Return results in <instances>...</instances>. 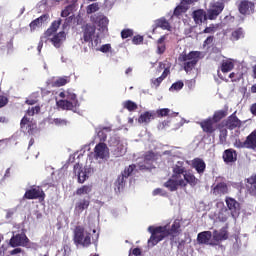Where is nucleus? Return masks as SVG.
I'll return each instance as SVG.
<instances>
[{
  "mask_svg": "<svg viewBox=\"0 0 256 256\" xmlns=\"http://www.w3.org/2000/svg\"><path fill=\"white\" fill-rule=\"evenodd\" d=\"M149 233H151V236L148 240V245H152V247H155L157 243L160 241H163L165 237H177L179 235V232L181 231V222L179 220H175L173 224L171 225V228H167V226H157L153 227L150 226L148 228Z\"/></svg>",
  "mask_w": 256,
  "mask_h": 256,
  "instance_id": "obj_1",
  "label": "nucleus"
},
{
  "mask_svg": "<svg viewBox=\"0 0 256 256\" xmlns=\"http://www.w3.org/2000/svg\"><path fill=\"white\" fill-rule=\"evenodd\" d=\"M93 191V185H82L81 187L77 188L74 192V195L81 197L86 195L75 203V211L77 213H83L85 209H89L91 205V196L89 195Z\"/></svg>",
  "mask_w": 256,
  "mask_h": 256,
  "instance_id": "obj_2",
  "label": "nucleus"
},
{
  "mask_svg": "<svg viewBox=\"0 0 256 256\" xmlns=\"http://www.w3.org/2000/svg\"><path fill=\"white\" fill-rule=\"evenodd\" d=\"M201 59V52L199 51H191L188 54L185 52H182L179 57L178 61L180 63H184V71L187 73H191L192 70L197 67V63H199V60Z\"/></svg>",
  "mask_w": 256,
  "mask_h": 256,
  "instance_id": "obj_3",
  "label": "nucleus"
},
{
  "mask_svg": "<svg viewBox=\"0 0 256 256\" xmlns=\"http://www.w3.org/2000/svg\"><path fill=\"white\" fill-rule=\"evenodd\" d=\"M73 241L75 245L89 247L91 245V233L85 232V228L83 226H76L74 229Z\"/></svg>",
  "mask_w": 256,
  "mask_h": 256,
  "instance_id": "obj_4",
  "label": "nucleus"
},
{
  "mask_svg": "<svg viewBox=\"0 0 256 256\" xmlns=\"http://www.w3.org/2000/svg\"><path fill=\"white\" fill-rule=\"evenodd\" d=\"M234 147H236V149H252L253 151H256V130L252 131L246 137L245 141L236 139L234 142Z\"/></svg>",
  "mask_w": 256,
  "mask_h": 256,
  "instance_id": "obj_5",
  "label": "nucleus"
},
{
  "mask_svg": "<svg viewBox=\"0 0 256 256\" xmlns=\"http://www.w3.org/2000/svg\"><path fill=\"white\" fill-rule=\"evenodd\" d=\"M109 157H111L109 147L105 144V142H99L94 147V158L101 159V161H109Z\"/></svg>",
  "mask_w": 256,
  "mask_h": 256,
  "instance_id": "obj_6",
  "label": "nucleus"
},
{
  "mask_svg": "<svg viewBox=\"0 0 256 256\" xmlns=\"http://www.w3.org/2000/svg\"><path fill=\"white\" fill-rule=\"evenodd\" d=\"M225 9V2L222 0L216 1L210 5V9L207 10V17L210 21H215L220 13H223Z\"/></svg>",
  "mask_w": 256,
  "mask_h": 256,
  "instance_id": "obj_7",
  "label": "nucleus"
},
{
  "mask_svg": "<svg viewBox=\"0 0 256 256\" xmlns=\"http://www.w3.org/2000/svg\"><path fill=\"white\" fill-rule=\"evenodd\" d=\"M220 124L226 129H229V131H233L234 129L241 128L242 122L237 117V112H234L228 116L227 119H224Z\"/></svg>",
  "mask_w": 256,
  "mask_h": 256,
  "instance_id": "obj_8",
  "label": "nucleus"
},
{
  "mask_svg": "<svg viewBox=\"0 0 256 256\" xmlns=\"http://www.w3.org/2000/svg\"><path fill=\"white\" fill-rule=\"evenodd\" d=\"M23 199H40V201H45V192L39 186H33L26 190Z\"/></svg>",
  "mask_w": 256,
  "mask_h": 256,
  "instance_id": "obj_9",
  "label": "nucleus"
},
{
  "mask_svg": "<svg viewBox=\"0 0 256 256\" xmlns=\"http://www.w3.org/2000/svg\"><path fill=\"white\" fill-rule=\"evenodd\" d=\"M20 128L26 131L28 135H35L37 131V123L33 122L31 118L24 116L20 121Z\"/></svg>",
  "mask_w": 256,
  "mask_h": 256,
  "instance_id": "obj_10",
  "label": "nucleus"
},
{
  "mask_svg": "<svg viewBox=\"0 0 256 256\" xmlns=\"http://www.w3.org/2000/svg\"><path fill=\"white\" fill-rule=\"evenodd\" d=\"M163 187L168 189V191H171V193L177 191L179 187L185 188V180L183 179H178V178H169L164 184Z\"/></svg>",
  "mask_w": 256,
  "mask_h": 256,
  "instance_id": "obj_11",
  "label": "nucleus"
},
{
  "mask_svg": "<svg viewBox=\"0 0 256 256\" xmlns=\"http://www.w3.org/2000/svg\"><path fill=\"white\" fill-rule=\"evenodd\" d=\"M238 11L241 15H253L255 13V2L242 0L238 4Z\"/></svg>",
  "mask_w": 256,
  "mask_h": 256,
  "instance_id": "obj_12",
  "label": "nucleus"
},
{
  "mask_svg": "<svg viewBox=\"0 0 256 256\" xmlns=\"http://www.w3.org/2000/svg\"><path fill=\"white\" fill-rule=\"evenodd\" d=\"M96 31H97V27L95 26V24L84 25L82 27L84 43H91L93 41V37H95Z\"/></svg>",
  "mask_w": 256,
  "mask_h": 256,
  "instance_id": "obj_13",
  "label": "nucleus"
},
{
  "mask_svg": "<svg viewBox=\"0 0 256 256\" xmlns=\"http://www.w3.org/2000/svg\"><path fill=\"white\" fill-rule=\"evenodd\" d=\"M198 125L201 127L203 133H206V135H213V133L217 131L215 122L213 119H211V117L198 122Z\"/></svg>",
  "mask_w": 256,
  "mask_h": 256,
  "instance_id": "obj_14",
  "label": "nucleus"
},
{
  "mask_svg": "<svg viewBox=\"0 0 256 256\" xmlns=\"http://www.w3.org/2000/svg\"><path fill=\"white\" fill-rule=\"evenodd\" d=\"M29 243V238L25 234L13 235L10 239L9 245L11 247H25Z\"/></svg>",
  "mask_w": 256,
  "mask_h": 256,
  "instance_id": "obj_15",
  "label": "nucleus"
},
{
  "mask_svg": "<svg viewBox=\"0 0 256 256\" xmlns=\"http://www.w3.org/2000/svg\"><path fill=\"white\" fill-rule=\"evenodd\" d=\"M225 203L228 211H230L232 217H235L241 210V204L232 197H226Z\"/></svg>",
  "mask_w": 256,
  "mask_h": 256,
  "instance_id": "obj_16",
  "label": "nucleus"
},
{
  "mask_svg": "<svg viewBox=\"0 0 256 256\" xmlns=\"http://www.w3.org/2000/svg\"><path fill=\"white\" fill-rule=\"evenodd\" d=\"M244 183L248 195H251V197H256V173L246 178Z\"/></svg>",
  "mask_w": 256,
  "mask_h": 256,
  "instance_id": "obj_17",
  "label": "nucleus"
},
{
  "mask_svg": "<svg viewBox=\"0 0 256 256\" xmlns=\"http://www.w3.org/2000/svg\"><path fill=\"white\" fill-rule=\"evenodd\" d=\"M213 233L211 231L200 232L197 236V241L200 245H217L215 242H211Z\"/></svg>",
  "mask_w": 256,
  "mask_h": 256,
  "instance_id": "obj_18",
  "label": "nucleus"
},
{
  "mask_svg": "<svg viewBox=\"0 0 256 256\" xmlns=\"http://www.w3.org/2000/svg\"><path fill=\"white\" fill-rule=\"evenodd\" d=\"M74 175L78 177V183L83 184L87 179H89V176H87V171L83 169V166L79 163H76L74 165Z\"/></svg>",
  "mask_w": 256,
  "mask_h": 256,
  "instance_id": "obj_19",
  "label": "nucleus"
},
{
  "mask_svg": "<svg viewBox=\"0 0 256 256\" xmlns=\"http://www.w3.org/2000/svg\"><path fill=\"white\" fill-rule=\"evenodd\" d=\"M212 237L215 243H220V241H227V239H229V231H227V227H223L220 230H214Z\"/></svg>",
  "mask_w": 256,
  "mask_h": 256,
  "instance_id": "obj_20",
  "label": "nucleus"
},
{
  "mask_svg": "<svg viewBox=\"0 0 256 256\" xmlns=\"http://www.w3.org/2000/svg\"><path fill=\"white\" fill-rule=\"evenodd\" d=\"M191 167L192 169H195L198 175H203L205 169H207V164H205V161L201 158H194L191 161Z\"/></svg>",
  "mask_w": 256,
  "mask_h": 256,
  "instance_id": "obj_21",
  "label": "nucleus"
},
{
  "mask_svg": "<svg viewBox=\"0 0 256 256\" xmlns=\"http://www.w3.org/2000/svg\"><path fill=\"white\" fill-rule=\"evenodd\" d=\"M67 34L65 31H61L59 33H56L51 39L50 42L56 49H60L61 45H63V42L66 41Z\"/></svg>",
  "mask_w": 256,
  "mask_h": 256,
  "instance_id": "obj_22",
  "label": "nucleus"
},
{
  "mask_svg": "<svg viewBox=\"0 0 256 256\" xmlns=\"http://www.w3.org/2000/svg\"><path fill=\"white\" fill-rule=\"evenodd\" d=\"M197 1L199 0H182L181 4L174 9V15L179 17L182 13H187L189 9L187 5H192V3H197Z\"/></svg>",
  "mask_w": 256,
  "mask_h": 256,
  "instance_id": "obj_23",
  "label": "nucleus"
},
{
  "mask_svg": "<svg viewBox=\"0 0 256 256\" xmlns=\"http://www.w3.org/2000/svg\"><path fill=\"white\" fill-rule=\"evenodd\" d=\"M57 105L60 109H63V111H77V107H79L77 102H71L69 100H59Z\"/></svg>",
  "mask_w": 256,
  "mask_h": 256,
  "instance_id": "obj_24",
  "label": "nucleus"
},
{
  "mask_svg": "<svg viewBox=\"0 0 256 256\" xmlns=\"http://www.w3.org/2000/svg\"><path fill=\"white\" fill-rule=\"evenodd\" d=\"M155 29H163V31H171V24L169 23L166 17H161L160 19L155 20L153 31H155Z\"/></svg>",
  "mask_w": 256,
  "mask_h": 256,
  "instance_id": "obj_25",
  "label": "nucleus"
},
{
  "mask_svg": "<svg viewBox=\"0 0 256 256\" xmlns=\"http://www.w3.org/2000/svg\"><path fill=\"white\" fill-rule=\"evenodd\" d=\"M192 17L196 25H202L204 21H207L208 16L204 10L198 9L192 13Z\"/></svg>",
  "mask_w": 256,
  "mask_h": 256,
  "instance_id": "obj_26",
  "label": "nucleus"
},
{
  "mask_svg": "<svg viewBox=\"0 0 256 256\" xmlns=\"http://www.w3.org/2000/svg\"><path fill=\"white\" fill-rule=\"evenodd\" d=\"M48 19H49V14H44L36 18L29 24L30 31H35L39 27H42L43 23H45Z\"/></svg>",
  "mask_w": 256,
  "mask_h": 256,
  "instance_id": "obj_27",
  "label": "nucleus"
},
{
  "mask_svg": "<svg viewBox=\"0 0 256 256\" xmlns=\"http://www.w3.org/2000/svg\"><path fill=\"white\" fill-rule=\"evenodd\" d=\"M90 21L93 23V25H97L98 27H107V24L109 23L107 17L97 14L92 15L90 17Z\"/></svg>",
  "mask_w": 256,
  "mask_h": 256,
  "instance_id": "obj_28",
  "label": "nucleus"
},
{
  "mask_svg": "<svg viewBox=\"0 0 256 256\" xmlns=\"http://www.w3.org/2000/svg\"><path fill=\"white\" fill-rule=\"evenodd\" d=\"M223 159L224 163H226L227 165H229V163H235V161H237V151L231 148L225 150L223 153Z\"/></svg>",
  "mask_w": 256,
  "mask_h": 256,
  "instance_id": "obj_29",
  "label": "nucleus"
},
{
  "mask_svg": "<svg viewBox=\"0 0 256 256\" xmlns=\"http://www.w3.org/2000/svg\"><path fill=\"white\" fill-rule=\"evenodd\" d=\"M155 117H157L155 111H146L139 116L138 123H144L145 125H149V122L153 121Z\"/></svg>",
  "mask_w": 256,
  "mask_h": 256,
  "instance_id": "obj_30",
  "label": "nucleus"
},
{
  "mask_svg": "<svg viewBox=\"0 0 256 256\" xmlns=\"http://www.w3.org/2000/svg\"><path fill=\"white\" fill-rule=\"evenodd\" d=\"M184 183H185V187H187V185H190V187H196V185H199V179L197 177H195V175L191 172H185L184 174Z\"/></svg>",
  "mask_w": 256,
  "mask_h": 256,
  "instance_id": "obj_31",
  "label": "nucleus"
},
{
  "mask_svg": "<svg viewBox=\"0 0 256 256\" xmlns=\"http://www.w3.org/2000/svg\"><path fill=\"white\" fill-rule=\"evenodd\" d=\"M212 193L213 195H219L220 197L221 195H227V193H229V187L227 186V183L220 182L214 186Z\"/></svg>",
  "mask_w": 256,
  "mask_h": 256,
  "instance_id": "obj_32",
  "label": "nucleus"
},
{
  "mask_svg": "<svg viewBox=\"0 0 256 256\" xmlns=\"http://www.w3.org/2000/svg\"><path fill=\"white\" fill-rule=\"evenodd\" d=\"M61 19H58L56 21H53L50 25V27L44 32V38L49 39L51 35H55L57 33V29L61 27Z\"/></svg>",
  "mask_w": 256,
  "mask_h": 256,
  "instance_id": "obj_33",
  "label": "nucleus"
},
{
  "mask_svg": "<svg viewBox=\"0 0 256 256\" xmlns=\"http://www.w3.org/2000/svg\"><path fill=\"white\" fill-rule=\"evenodd\" d=\"M217 129L219 130V143L220 145H225V143H227L229 132L227 131V128L221 123L217 125Z\"/></svg>",
  "mask_w": 256,
  "mask_h": 256,
  "instance_id": "obj_34",
  "label": "nucleus"
},
{
  "mask_svg": "<svg viewBox=\"0 0 256 256\" xmlns=\"http://www.w3.org/2000/svg\"><path fill=\"white\" fill-rule=\"evenodd\" d=\"M169 75H171V68H165L160 77L151 80L152 85H154V87H159Z\"/></svg>",
  "mask_w": 256,
  "mask_h": 256,
  "instance_id": "obj_35",
  "label": "nucleus"
},
{
  "mask_svg": "<svg viewBox=\"0 0 256 256\" xmlns=\"http://www.w3.org/2000/svg\"><path fill=\"white\" fill-rule=\"evenodd\" d=\"M227 115H229V109L225 108L222 110L215 111L211 119L214 120L215 123H219V121H221L222 119H225Z\"/></svg>",
  "mask_w": 256,
  "mask_h": 256,
  "instance_id": "obj_36",
  "label": "nucleus"
},
{
  "mask_svg": "<svg viewBox=\"0 0 256 256\" xmlns=\"http://www.w3.org/2000/svg\"><path fill=\"white\" fill-rule=\"evenodd\" d=\"M172 173H173L172 174L173 179L181 180V179H183L181 177V175H183V177H184L185 173H187V170H185V167H183V166L175 165L173 167Z\"/></svg>",
  "mask_w": 256,
  "mask_h": 256,
  "instance_id": "obj_37",
  "label": "nucleus"
},
{
  "mask_svg": "<svg viewBox=\"0 0 256 256\" xmlns=\"http://www.w3.org/2000/svg\"><path fill=\"white\" fill-rule=\"evenodd\" d=\"M165 39H167V36L163 35L157 40V54L163 55L165 51L167 50V47L165 46Z\"/></svg>",
  "mask_w": 256,
  "mask_h": 256,
  "instance_id": "obj_38",
  "label": "nucleus"
},
{
  "mask_svg": "<svg viewBox=\"0 0 256 256\" xmlns=\"http://www.w3.org/2000/svg\"><path fill=\"white\" fill-rule=\"evenodd\" d=\"M235 68V64L231 60H223L221 64L222 73H229V71H233Z\"/></svg>",
  "mask_w": 256,
  "mask_h": 256,
  "instance_id": "obj_39",
  "label": "nucleus"
},
{
  "mask_svg": "<svg viewBox=\"0 0 256 256\" xmlns=\"http://www.w3.org/2000/svg\"><path fill=\"white\" fill-rule=\"evenodd\" d=\"M245 37V33L243 28H237L231 33L230 40L231 41H239V39H243Z\"/></svg>",
  "mask_w": 256,
  "mask_h": 256,
  "instance_id": "obj_40",
  "label": "nucleus"
},
{
  "mask_svg": "<svg viewBox=\"0 0 256 256\" xmlns=\"http://www.w3.org/2000/svg\"><path fill=\"white\" fill-rule=\"evenodd\" d=\"M107 133H111V127H103L98 131V137L101 143H105V141H107Z\"/></svg>",
  "mask_w": 256,
  "mask_h": 256,
  "instance_id": "obj_41",
  "label": "nucleus"
},
{
  "mask_svg": "<svg viewBox=\"0 0 256 256\" xmlns=\"http://www.w3.org/2000/svg\"><path fill=\"white\" fill-rule=\"evenodd\" d=\"M113 143H114V145L117 146V148L113 151L114 157H121V150L119 148V142L115 138H110L109 147H113Z\"/></svg>",
  "mask_w": 256,
  "mask_h": 256,
  "instance_id": "obj_42",
  "label": "nucleus"
},
{
  "mask_svg": "<svg viewBox=\"0 0 256 256\" xmlns=\"http://www.w3.org/2000/svg\"><path fill=\"white\" fill-rule=\"evenodd\" d=\"M123 107L124 109H127V111L133 112V111H137V109L139 108L137 106V103L131 101V100H127L123 103Z\"/></svg>",
  "mask_w": 256,
  "mask_h": 256,
  "instance_id": "obj_43",
  "label": "nucleus"
},
{
  "mask_svg": "<svg viewBox=\"0 0 256 256\" xmlns=\"http://www.w3.org/2000/svg\"><path fill=\"white\" fill-rule=\"evenodd\" d=\"M125 176H123L122 174L118 176L117 180L115 181V189L117 191H121V189H123V187H125Z\"/></svg>",
  "mask_w": 256,
  "mask_h": 256,
  "instance_id": "obj_44",
  "label": "nucleus"
},
{
  "mask_svg": "<svg viewBox=\"0 0 256 256\" xmlns=\"http://www.w3.org/2000/svg\"><path fill=\"white\" fill-rule=\"evenodd\" d=\"M135 169H137V166L135 164H131L124 169L121 175L127 179V177H130L131 173H133Z\"/></svg>",
  "mask_w": 256,
  "mask_h": 256,
  "instance_id": "obj_45",
  "label": "nucleus"
},
{
  "mask_svg": "<svg viewBox=\"0 0 256 256\" xmlns=\"http://www.w3.org/2000/svg\"><path fill=\"white\" fill-rule=\"evenodd\" d=\"M69 83V79L67 77H60L56 81H54L53 87H63Z\"/></svg>",
  "mask_w": 256,
  "mask_h": 256,
  "instance_id": "obj_46",
  "label": "nucleus"
},
{
  "mask_svg": "<svg viewBox=\"0 0 256 256\" xmlns=\"http://www.w3.org/2000/svg\"><path fill=\"white\" fill-rule=\"evenodd\" d=\"M66 101H70L72 103H76L77 105H79V100L77 99V94H75L71 91L66 92Z\"/></svg>",
  "mask_w": 256,
  "mask_h": 256,
  "instance_id": "obj_47",
  "label": "nucleus"
},
{
  "mask_svg": "<svg viewBox=\"0 0 256 256\" xmlns=\"http://www.w3.org/2000/svg\"><path fill=\"white\" fill-rule=\"evenodd\" d=\"M152 195L154 197H157V195H160V197H169V193H167V191H165L163 188L154 189Z\"/></svg>",
  "mask_w": 256,
  "mask_h": 256,
  "instance_id": "obj_48",
  "label": "nucleus"
},
{
  "mask_svg": "<svg viewBox=\"0 0 256 256\" xmlns=\"http://www.w3.org/2000/svg\"><path fill=\"white\" fill-rule=\"evenodd\" d=\"M134 34L135 32H133V29L126 28L121 31V38L129 39V37H133Z\"/></svg>",
  "mask_w": 256,
  "mask_h": 256,
  "instance_id": "obj_49",
  "label": "nucleus"
},
{
  "mask_svg": "<svg viewBox=\"0 0 256 256\" xmlns=\"http://www.w3.org/2000/svg\"><path fill=\"white\" fill-rule=\"evenodd\" d=\"M96 11H99V4L98 3L90 4L86 8V13L88 15H91V13H96Z\"/></svg>",
  "mask_w": 256,
  "mask_h": 256,
  "instance_id": "obj_50",
  "label": "nucleus"
},
{
  "mask_svg": "<svg viewBox=\"0 0 256 256\" xmlns=\"http://www.w3.org/2000/svg\"><path fill=\"white\" fill-rule=\"evenodd\" d=\"M183 87H185V84L183 83V81L179 80L172 84V86L170 87V91H181Z\"/></svg>",
  "mask_w": 256,
  "mask_h": 256,
  "instance_id": "obj_51",
  "label": "nucleus"
},
{
  "mask_svg": "<svg viewBox=\"0 0 256 256\" xmlns=\"http://www.w3.org/2000/svg\"><path fill=\"white\" fill-rule=\"evenodd\" d=\"M155 160V154L153 151H148L144 155V163H151Z\"/></svg>",
  "mask_w": 256,
  "mask_h": 256,
  "instance_id": "obj_52",
  "label": "nucleus"
},
{
  "mask_svg": "<svg viewBox=\"0 0 256 256\" xmlns=\"http://www.w3.org/2000/svg\"><path fill=\"white\" fill-rule=\"evenodd\" d=\"M38 113H41V106L31 107L27 110L29 117H33V115H37Z\"/></svg>",
  "mask_w": 256,
  "mask_h": 256,
  "instance_id": "obj_53",
  "label": "nucleus"
},
{
  "mask_svg": "<svg viewBox=\"0 0 256 256\" xmlns=\"http://www.w3.org/2000/svg\"><path fill=\"white\" fill-rule=\"evenodd\" d=\"M171 112V110H169L168 108H162V109H158L155 114L158 117H167V115H169V113Z\"/></svg>",
  "mask_w": 256,
  "mask_h": 256,
  "instance_id": "obj_54",
  "label": "nucleus"
},
{
  "mask_svg": "<svg viewBox=\"0 0 256 256\" xmlns=\"http://www.w3.org/2000/svg\"><path fill=\"white\" fill-rule=\"evenodd\" d=\"M75 8H73V6H66L65 8H64V10H62V12H61V17H69V15H71V13H73V10H74Z\"/></svg>",
  "mask_w": 256,
  "mask_h": 256,
  "instance_id": "obj_55",
  "label": "nucleus"
},
{
  "mask_svg": "<svg viewBox=\"0 0 256 256\" xmlns=\"http://www.w3.org/2000/svg\"><path fill=\"white\" fill-rule=\"evenodd\" d=\"M96 51H101V53H109L111 51V44H104L100 48H95Z\"/></svg>",
  "mask_w": 256,
  "mask_h": 256,
  "instance_id": "obj_56",
  "label": "nucleus"
},
{
  "mask_svg": "<svg viewBox=\"0 0 256 256\" xmlns=\"http://www.w3.org/2000/svg\"><path fill=\"white\" fill-rule=\"evenodd\" d=\"M9 103V98L5 95H0V109Z\"/></svg>",
  "mask_w": 256,
  "mask_h": 256,
  "instance_id": "obj_57",
  "label": "nucleus"
},
{
  "mask_svg": "<svg viewBox=\"0 0 256 256\" xmlns=\"http://www.w3.org/2000/svg\"><path fill=\"white\" fill-rule=\"evenodd\" d=\"M142 42H143V36L141 35H136L132 38L133 45H141Z\"/></svg>",
  "mask_w": 256,
  "mask_h": 256,
  "instance_id": "obj_58",
  "label": "nucleus"
},
{
  "mask_svg": "<svg viewBox=\"0 0 256 256\" xmlns=\"http://www.w3.org/2000/svg\"><path fill=\"white\" fill-rule=\"evenodd\" d=\"M213 41H215V36H208L206 41L203 42V47H207V45H212Z\"/></svg>",
  "mask_w": 256,
  "mask_h": 256,
  "instance_id": "obj_59",
  "label": "nucleus"
},
{
  "mask_svg": "<svg viewBox=\"0 0 256 256\" xmlns=\"http://www.w3.org/2000/svg\"><path fill=\"white\" fill-rule=\"evenodd\" d=\"M54 123H55V125L63 126V125H67V120L62 119V118H56V119H54Z\"/></svg>",
  "mask_w": 256,
  "mask_h": 256,
  "instance_id": "obj_60",
  "label": "nucleus"
},
{
  "mask_svg": "<svg viewBox=\"0 0 256 256\" xmlns=\"http://www.w3.org/2000/svg\"><path fill=\"white\" fill-rule=\"evenodd\" d=\"M202 33H215V26H209V27H206Z\"/></svg>",
  "mask_w": 256,
  "mask_h": 256,
  "instance_id": "obj_61",
  "label": "nucleus"
},
{
  "mask_svg": "<svg viewBox=\"0 0 256 256\" xmlns=\"http://www.w3.org/2000/svg\"><path fill=\"white\" fill-rule=\"evenodd\" d=\"M19 253H23V249L15 248V249L10 251V255H19Z\"/></svg>",
  "mask_w": 256,
  "mask_h": 256,
  "instance_id": "obj_62",
  "label": "nucleus"
},
{
  "mask_svg": "<svg viewBox=\"0 0 256 256\" xmlns=\"http://www.w3.org/2000/svg\"><path fill=\"white\" fill-rule=\"evenodd\" d=\"M250 113L256 117V103L250 106Z\"/></svg>",
  "mask_w": 256,
  "mask_h": 256,
  "instance_id": "obj_63",
  "label": "nucleus"
},
{
  "mask_svg": "<svg viewBox=\"0 0 256 256\" xmlns=\"http://www.w3.org/2000/svg\"><path fill=\"white\" fill-rule=\"evenodd\" d=\"M132 255L141 256V250L139 248H134L132 250Z\"/></svg>",
  "mask_w": 256,
  "mask_h": 256,
  "instance_id": "obj_64",
  "label": "nucleus"
}]
</instances>
